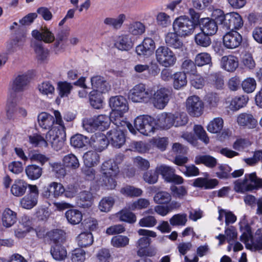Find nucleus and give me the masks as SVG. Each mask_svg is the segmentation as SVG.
<instances>
[{
	"label": "nucleus",
	"instance_id": "obj_49",
	"mask_svg": "<svg viewBox=\"0 0 262 262\" xmlns=\"http://www.w3.org/2000/svg\"><path fill=\"white\" fill-rule=\"evenodd\" d=\"M26 173L31 180L38 179L42 174V168L36 165H30L26 167Z\"/></svg>",
	"mask_w": 262,
	"mask_h": 262
},
{
	"label": "nucleus",
	"instance_id": "obj_15",
	"mask_svg": "<svg viewBox=\"0 0 262 262\" xmlns=\"http://www.w3.org/2000/svg\"><path fill=\"white\" fill-rule=\"evenodd\" d=\"M107 136L112 145L115 147L120 148L125 142L123 128H114L107 133Z\"/></svg>",
	"mask_w": 262,
	"mask_h": 262
},
{
	"label": "nucleus",
	"instance_id": "obj_53",
	"mask_svg": "<svg viewBox=\"0 0 262 262\" xmlns=\"http://www.w3.org/2000/svg\"><path fill=\"white\" fill-rule=\"evenodd\" d=\"M77 240L79 246L85 247L93 244V236L91 232H82L77 237Z\"/></svg>",
	"mask_w": 262,
	"mask_h": 262
},
{
	"label": "nucleus",
	"instance_id": "obj_7",
	"mask_svg": "<svg viewBox=\"0 0 262 262\" xmlns=\"http://www.w3.org/2000/svg\"><path fill=\"white\" fill-rule=\"evenodd\" d=\"M155 125L154 119L147 115L138 116L134 121L136 129L145 136H150L155 132Z\"/></svg>",
	"mask_w": 262,
	"mask_h": 262
},
{
	"label": "nucleus",
	"instance_id": "obj_4",
	"mask_svg": "<svg viewBox=\"0 0 262 262\" xmlns=\"http://www.w3.org/2000/svg\"><path fill=\"white\" fill-rule=\"evenodd\" d=\"M197 24L186 16H181L174 19L172 24L174 31H177L181 36H187L192 34Z\"/></svg>",
	"mask_w": 262,
	"mask_h": 262
},
{
	"label": "nucleus",
	"instance_id": "obj_35",
	"mask_svg": "<svg viewBox=\"0 0 262 262\" xmlns=\"http://www.w3.org/2000/svg\"><path fill=\"white\" fill-rule=\"evenodd\" d=\"M115 45L120 50L127 51L132 48L133 42L129 35H123L119 37Z\"/></svg>",
	"mask_w": 262,
	"mask_h": 262
},
{
	"label": "nucleus",
	"instance_id": "obj_9",
	"mask_svg": "<svg viewBox=\"0 0 262 262\" xmlns=\"http://www.w3.org/2000/svg\"><path fill=\"white\" fill-rule=\"evenodd\" d=\"M170 96L168 88L161 87L152 93L151 101L154 106L158 109H163L167 104Z\"/></svg>",
	"mask_w": 262,
	"mask_h": 262
},
{
	"label": "nucleus",
	"instance_id": "obj_12",
	"mask_svg": "<svg viewBox=\"0 0 262 262\" xmlns=\"http://www.w3.org/2000/svg\"><path fill=\"white\" fill-rule=\"evenodd\" d=\"M30 82L29 77L27 74H19L12 80L11 84L13 92L10 94L11 97H15L16 93L24 91Z\"/></svg>",
	"mask_w": 262,
	"mask_h": 262
},
{
	"label": "nucleus",
	"instance_id": "obj_11",
	"mask_svg": "<svg viewBox=\"0 0 262 262\" xmlns=\"http://www.w3.org/2000/svg\"><path fill=\"white\" fill-rule=\"evenodd\" d=\"M64 191V187L62 184L52 182L43 188L42 195L45 198L53 200L61 196Z\"/></svg>",
	"mask_w": 262,
	"mask_h": 262
},
{
	"label": "nucleus",
	"instance_id": "obj_3",
	"mask_svg": "<svg viewBox=\"0 0 262 262\" xmlns=\"http://www.w3.org/2000/svg\"><path fill=\"white\" fill-rule=\"evenodd\" d=\"M234 190L245 193L262 187V179L258 178L255 172L246 174L244 180H237L234 183Z\"/></svg>",
	"mask_w": 262,
	"mask_h": 262
},
{
	"label": "nucleus",
	"instance_id": "obj_5",
	"mask_svg": "<svg viewBox=\"0 0 262 262\" xmlns=\"http://www.w3.org/2000/svg\"><path fill=\"white\" fill-rule=\"evenodd\" d=\"M151 96V91L146 89L145 84L139 83L130 90L128 97L134 102L147 103L150 101Z\"/></svg>",
	"mask_w": 262,
	"mask_h": 262
},
{
	"label": "nucleus",
	"instance_id": "obj_24",
	"mask_svg": "<svg viewBox=\"0 0 262 262\" xmlns=\"http://www.w3.org/2000/svg\"><path fill=\"white\" fill-rule=\"evenodd\" d=\"M221 66L227 71L232 72L238 66V59L232 55L224 56L221 59Z\"/></svg>",
	"mask_w": 262,
	"mask_h": 262
},
{
	"label": "nucleus",
	"instance_id": "obj_40",
	"mask_svg": "<svg viewBox=\"0 0 262 262\" xmlns=\"http://www.w3.org/2000/svg\"><path fill=\"white\" fill-rule=\"evenodd\" d=\"M173 85L175 89L179 90L187 84V76L185 73L178 72L173 74Z\"/></svg>",
	"mask_w": 262,
	"mask_h": 262
},
{
	"label": "nucleus",
	"instance_id": "obj_46",
	"mask_svg": "<svg viewBox=\"0 0 262 262\" xmlns=\"http://www.w3.org/2000/svg\"><path fill=\"white\" fill-rule=\"evenodd\" d=\"M223 124L224 121L222 118H215L208 124L207 130L213 134L218 133L222 129Z\"/></svg>",
	"mask_w": 262,
	"mask_h": 262
},
{
	"label": "nucleus",
	"instance_id": "obj_36",
	"mask_svg": "<svg viewBox=\"0 0 262 262\" xmlns=\"http://www.w3.org/2000/svg\"><path fill=\"white\" fill-rule=\"evenodd\" d=\"M65 216L68 222L72 225H77L82 220L81 212L77 209H69L66 211Z\"/></svg>",
	"mask_w": 262,
	"mask_h": 262
},
{
	"label": "nucleus",
	"instance_id": "obj_21",
	"mask_svg": "<svg viewBox=\"0 0 262 262\" xmlns=\"http://www.w3.org/2000/svg\"><path fill=\"white\" fill-rule=\"evenodd\" d=\"M180 36L177 31L167 33L165 36V42L167 47L175 49H181L183 46V43Z\"/></svg>",
	"mask_w": 262,
	"mask_h": 262
},
{
	"label": "nucleus",
	"instance_id": "obj_37",
	"mask_svg": "<svg viewBox=\"0 0 262 262\" xmlns=\"http://www.w3.org/2000/svg\"><path fill=\"white\" fill-rule=\"evenodd\" d=\"M47 235L54 245H62L65 241V233L61 230L51 231L47 233Z\"/></svg>",
	"mask_w": 262,
	"mask_h": 262
},
{
	"label": "nucleus",
	"instance_id": "obj_44",
	"mask_svg": "<svg viewBox=\"0 0 262 262\" xmlns=\"http://www.w3.org/2000/svg\"><path fill=\"white\" fill-rule=\"evenodd\" d=\"M28 138L29 143L34 146L47 147L48 142L51 144L47 138V136H46V139H45L39 134H34L29 136Z\"/></svg>",
	"mask_w": 262,
	"mask_h": 262
},
{
	"label": "nucleus",
	"instance_id": "obj_63",
	"mask_svg": "<svg viewBox=\"0 0 262 262\" xmlns=\"http://www.w3.org/2000/svg\"><path fill=\"white\" fill-rule=\"evenodd\" d=\"M129 238L126 236L117 235L114 236L111 240L112 245L117 248L124 247L129 243Z\"/></svg>",
	"mask_w": 262,
	"mask_h": 262
},
{
	"label": "nucleus",
	"instance_id": "obj_19",
	"mask_svg": "<svg viewBox=\"0 0 262 262\" xmlns=\"http://www.w3.org/2000/svg\"><path fill=\"white\" fill-rule=\"evenodd\" d=\"M109 104L112 108L113 112L117 111L125 113L128 110L126 99L121 96H116L110 98Z\"/></svg>",
	"mask_w": 262,
	"mask_h": 262
},
{
	"label": "nucleus",
	"instance_id": "obj_22",
	"mask_svg": "<svg viewBox=\"0 0 262 262\" xmlns=\"http://www.w3.org/2000/svg\"><path fill=\"white\" fill-rule=\"evenodd\" d=\"M239 125L247 128H254L257 125V121L253 116L248 113H242L237 117Z\"/></svg>",
	"mask_w": 262,
	"mask_h": 262
},
{
	"label": "nucleus",
	"instance_id": "obj_14",
	"mask_svg": "<svg viewBox=\"0 0 262 262\" xmlns=\"http://www.w3.org/2000/svg\"><path fill=\"white\" fill-rule=\"evenodd\" d=\"M223 45L227 49L237 48L242 41L241 35L236 31L227 33L223 37Z\"/></svg>",
	"mask_w": 262,
	"mask_h": 262
},
{
	"label": "nucleus",
	"instance_id": "obj_6",
	"mask_svg": "<svg viewBox=\"0 0 262 262\" xmlns=\"http://www.w3.org/2000/svg\"><path fill=\"white\" fill-rule=\"evenodd\" d=\"M110 124V118L106 115H99L96 117L83 121V128L88 132H94L96 129L103 130Z\"/></svg>",
	"mask_w": 262,
	"mask_h": 262
},
{
	"label": "nucleus",
	"instance_id": "obj_62",
	"mask_svg": "<svg viewBox=\"0 0 262 262\" xmlns=\"http://www.w3.org/2000/svg\"><path fill=\"white\" fill-rule=\"evenodd\" d=\"M243 91L247 93H252L256 86L255 80L253 78H247L241 83Z\"/></svg>",
	"mask_w": 262,
	"mask_h": 262
},
{
	"label": "nucleus",
	"instance_id": "obj_2",
	"mask_svg": "<svg viewBox=\"0 0 262 262\" xmlns=\"http://www.w3.org/2000/svg\"><path fill=\"white\" fill-rule=\"evenodd\" d=\"M241 241L244 243L247 249L251 250H262V229H258L252 236L251 229L249 225H246L242 229Z\"/></svg>",
	"mask_w": 262,
	"mask_h": 262
},
{
	"label": "nucleus",
	"instance_id": "obj_55",
	"mask_svg": "<svg viewBox=\"0 0 262 262\" xmlns=\"http://www.w3.org/2000/svg\"><path fill=\"white\" fill-rule=\"evenodd\" d=\"M126 209H123L118 212V216L120 220L130 224L134 223L136 221V215L127 208Z\"/></svg>",
	"mask_w": 262,
	"mask_h": 262
},
{
	"label": "nucleus",
	"instance_id": "obj_25",
	"mask_svg": "<svg viewBox=\"0 0 262 262\" xmlns=\"http://www.w3.org/2000/svg\"><path fill=\"white\" fill-rule=\"evenodd\" d=\"M28 184L23 180H15L11 187V193L15 196H23L26 191Z\"/></svg>",
	"mask_w": 262,
	"mask_h": 262
},
{
	"label": "nucleus",
	"instance_id": "obj_51",
	"mask_svg": "<svg viewBox=\"0 0 262 262\" xmlns=\"http://www.w3.org/2000/svg\"><path fill=\"white\" fill-rule=\"evenodd\" d=\"M128 31L133 35L139 36L145 32V27L140 21H134L128 25Z\"/></svg>",
	"mask_w": 262,
	"mask_h": 262
},
{
	"label": "nucleus",
	"instance_id": "obj_54",
	"mask_svg": "<svg viewBox=\"0 0 262 262\" xmlns=\"http://www.w3.org/2000/svg\"><path fill=\"white\" fill-rule=\"evenodd\" d=\"M115 199L112 196H106L102 199L99 204V208L101 212L110 211L115 203Z\"/></svg>",
	"mask_w": 262,
	"mask_h": 262
},
{
	"label": "nucleus",
	"instance_id": "obj_30",
	"mask_svg": "<svg viewBox=\"0 0 262 262\" xmlns=\"http://www.w3.org/2000/svg\"><path fill=\"white\" fill-rule=\"evenodd\" d=\"M93 194L89 191L80 192L78 196L77 205L80 207L89 208L92 205Z\"/></svg>",
	"mask_w": 262,
	"mask_h": 262
},
{
	"label": "nucleus",
	"instance_id": "obj_64",
	"mask_svg": "<svg viewBox=\"0 0 262 262\" xmlns=\"http://www.w3.org/2000/svg\"><path fill=\"white\" fill-rule=\"evenodd\" d=\"M195 62H194L190 60L186 59L183 61L182 64V69L183 70L182 72L195 75L196 72V68Z\"/></svg>",
	"mask_w": 262,
	"mask_h": 262
},
{
	"label": "nucleus",
	"instance_id": "obj_16",
	"mask_svg": "<svg viewBox=\"0 0 262 262\" xmlns=\"http://www.w3.org/2000/svg\"><path fill=\"white\" fill-rule=\"evenodd\" d=\"M32 37L35 40L45 43H51L55 40L54 34L47 28H41L40 30H34L32 32Z\"/></svg>",
	"mask_w": 262,
	"mask_h": 262
},
{
	"label": "nucleus",
	"instance_id": "obj_17",
	"mask_svg": "<svg viewBox=\"0 0 262 262\" xmlns=\"http://www.w3.org/2000/svg\"><path fill=\"white\" fill-rule=\"evenodd\" d=\"M91 146L95 150L101 151L108 144L107 136L101 133H96L93 135L89 141Z\"/></svg>",
	"mask_w": 262,
	"mask_h": 262
},
{
	"label": "nucleus",
	"instance_id": "obj_18",
	"mask_svg": "<svg viewBox=\"0 0 262 262\" xmlns=\"http://www.w3.org/2000/svg\"><path fill=\"white\" fill-rule=\"evenodd\" d=\"M70 29L67 28H59L56 32L55 41L53 45V48L56 53L62 50L64 46L63 41L66 40L69 35Z\"/></svg>",
	"mask_w": 262,
	"mask_h": 262
},
{
	"label": "nucleus",
	"instance_id": "obj_41",
	"mask_svg": "<svg viewBox=\"0 0 262 262\" xmlns=\"http://www.w3.org/2000/svg\"><path fill=\"white\" fill-rule=\"evenodd\" d=\"M125 19V15L120 14L117 18L107 17L105 18L104 23L106 25L112 27L115 29H119L121 27Z\"/></svg>",
	"mask_w": 262,
	"mask_h": 262
},
{
	"label": "nucleus",
	"instance_id": "obj_23",
	"mask_svg": "<svg viewBox=\"0 0 262 262\" xmlns=\"http://www.w3.org/2000/svg\"><path fill=\"white\" fill-rule=\"evenodd\" d=\"M217 24L216 20L209 18H203L201 21V30L210 36L214 35L218 30Z\"/></svg>",
	"mask_w": 262,
	"mask_h": 262
},
{
	"label": "nucleus",
	"instance_id": "obj_8",
	"mask_svg": "<svg viewBox=\"0 0 262 262\" xmlns=\"http://www.w3.org/2000/svg\"><path fill=\"white\" fill-rule=\"evenodd\" d=\"M157 62L162 66H172L176 62L177 58L174 53L168 47L160 46L155 51Z\"/></svg>",
	"mask_w": 262,
	"mask_h": 262
},
{
	"label": "nucleus",
	"instance_id": "obj_38",
	"mask_svg": "<svg viewBox=\"0 0 262 262\" xmlns=\"http://www.w3.org/2000/svg\"><path fill=\"white\" fill-rule=\"evenodd\" d=\"M150 205V202L148 199L140 198L132 202L127 203V208L132 211L141 210L147 208Z\"/></svg>",
	"mask_w": 262,
	"mask_h": 262
},
{
	"label": "nucleus",
	"instance_id": "obj_60",
	"mask_svg": "<svg viewBox=\"0 0 262 262\" xmlns=\"http://www.w3.org/2000/svg\"><path fill=\"white\" fill-rule=\"evenodd\" d=\"M159 174H161L166 181L168 182L174 173L175 170L172 167L166 165H161L157 168Z\"/></svg>",
	"mask_w": 262,
	"mask_h": 262
},
{
	"label": "nucleus",
	"instance_id": "obj_52",
	"mask_svg": "<svg viewBox=\"0 0 262 262\" xmlns=\"http://www.w3.org/2000/svg\"><path fill=\"white\" fill-rule=\"evenodd\" d=\"M249 100L247 96L242 95L234 97L231 101L230 106L233 110L237 111L246 106Z\"/></svg>",
	"mask_w": 262,
	"mask_h": 262
},
{
	"label": "nucleus",
	"instance_id": "obj_26",
	"mask_svg": "<svg viewBox=\"0 0 262 262\" xmlns=\"http://www.w3.org/2000/svg\"><path fill=\"white\" fill-rule=\"evenodd\" d=\"M31 46L34 49L36 58L38 60L42 61L47 59L49 52L48 49L43 47L42 42L32 40Z\"/></svg>",
	"mask_w": 262,
	"mask_h": 262
},
{
	"label": "nucleus",
	"instance_id": "obj_45",
	"mask_svg": "<svg viewBox=\"0 0 262 262\" xmlns=\"http://www.w3.org/2000/svg\"><path fill=\"white\" fill-rule=\"evenodd\" d=\"M89 142V139L82 135L77 134L72 136L70 140V143L75 148H81L85 146Z\"/></svg>",
	"mask_w": 262,
	"mask_h": 262
},
{
	"label": "nucleus",
	"instance_id": "obj_48",
	"mask_svg": "<svg viewBox=\"0 0 262 262\" xmlns=\"http://www.w3.org/2000/svg\"><path fill=\"white\" fill-rule=\"evenodd\" d=\"M194 41L197 45L205 48L209 46L211 43L210 35L202 31L195 35Z\"/></svg>",
	"mask_w": 262,
	"mask_h": 262
},
{
	"label": "nucleus",
	"instance_id": "obj_47",
	"mask_svg": "<svg viewBox=\"0 0 262 262\" xmlns=\"http://www.w3.org/2000/svg\"><path fill=\"white\" fill-rule=\"evenodd\" d=\"M38 199L36 195L27 194L20 201V206L25 209H30L35 206L37 203Z\"/></svg>",
	"mask_w": 262,
	"mask_h": 262
},
{
	"label": "nucleus",
	"instance_id": "obj_28",
	"mask_svg": "<svg viewBox=\"0 0 262 262\" xmlns=\"http://www.w3.org/2000/svg\"><path fill=\"white\" fill-rule=\"evenodd\" d=\"M194 163L196 164H204L210 168L215 167L217 161L214 157L209 155H198L195 157Z\"/></svg>",
	"mask_w": 262,
	"mask_h": 262
},
{
	"label": "nucleus",
	"instance_id": "obj_61",
	"mask_svg": "<svg viewBox=\"0 0 262 262\" xmlns=\"http://www.w3.org/2000/svg\"><path fill=\"white\" fill-rule=\"evenodd\" d=\"M230 13L226 14H220L215 18L218 24L223 29L228 30L230 29Z\"/></svg>",
	"mask_w": 262,
	"mask_h": 262
},
{
	"label": "nucleus",
	"instance_id": "obj_20",
	"mask_svg": "<svg viewBox=\"0 0 262 262\" xmlns=\"http://www.w3.org/2000/svg\"><path fill=\"white\" fill-rule=\"evenodd\" d=\"M91 83L94 89L99 93H105L111 89V86L103 77L95 76L91 78Z\"/></svg>",
	"mask_w": 262,
	"mask_h": 262
},
{
	"label": "nucleus",
	"instance_id": "obj_34",
	"mask_svg": "<svg viewBox=\"0 0 262 262\" xmlns=\"http://www.w3.org/2000/svg\"><path fill=\"white\" fill-rule=\"evenodd\" d=\"M124 113H122L117 111L112 112L110 114V122L115 125V127H112L115 128H122L127 124V122L123 120V115Z\"/></svg>",
	"mask_w": 262,
	"mask_h": 262
},
{
	"label": "nucleus",
	"instance_id": "obj_59",
	"mask_svg": "<svg viewBox=\"0 0 262 262\" xmlns=\"http://www.w3.org/2000/svg\"><path fill=\"white\" fill-rule=\"evenodd\" d=\"M39 92L44 95H52L55 92V88L50 81H43L38 86Z\"/></svg>",
	"mask_w": 262,
	"mask_h": 262
},
{
	"label": "nucleus",
	"instance_id": "obj_31",
	"mask_svg": "<svg viewBox=\"0 0 262 262\" xmlns=\"http://www.w3.org/2000/svg\"><path fill=\"white\" fill-rule=\"evenodd\" d=\"M83 159L86 167H92L97 165L99 163L100 157L96 151L91 150L83 155Z\"/></svg>",
	"mask_w": 262,
	"mask_h": 262
},
{
	"label": "nucleus",
	"instance_id": "obj_58",
	"mask_svg": "<svg viewBox=\"0 0 262 262\" xmlns=\"http://www.w3.org/2000/svg\"><path fill=\"white\" fill-rule=\"evenodd\" d=\"M101 94V93L95 91H92L90 93V103L94 108L99 109L102 106V100Z\"/></svg>",
	"mask_w": 262,
	"mask_h": 262
},
{
	"label": "nucleus",
	"instance_id": "obj_57",
	"mask_svg": "<svg viewBox=\"0 0 262 262\" xmlns=\"http://www.w3.org/2000/svg\"><path fill=\"white\" fill-rule=\"evenodd\" d=\"M230 29H238L243 26V20L241 15L236 12L230 13Z\"/></svg>",
	"mask_w": 262,
	"mask_h": 262
},
{
	"label": "nucleus",
	"instance_id": "obj_13",
	"mask_svg": "<svg viewBox=\"0 0 262 262\" xmlns=\"http://www.w3.org/2000/svg\"><path fill=\"white\" fill-rule=\"evenodd\" d=\"M138 233L139 235L146 236L140 238L137 243V247L139 249L138 254L141 255V253L143 252V250L150 244L151 239L149 237H155L157 236V234L153 231L143 229H139Z\"/></svg>",
	"mask_w": 262,
	"mask_h": 262
},
{
	"label": "nucleus",
	"instance_id": "obj_43",
	"mask_svg": "<svg viewBox=\"0 0 262 262\" xmlns=\"http://www.w3.org/2000/svg\"><path fill=\"white\" fill-rule=\"evenodd\" d=\"M26 41V36L21 34L16 36L8 45L7 49L9 52H15L17 49H20Z\"/></svg>",
	"mask_w": 262,
	"mask_h": 262
},
{
	"label": "nucleus",
	"instance_id": "obj_29",
	"mask_svg": "<svg viewBox=\"0 0 262 262\" xmlns=\"http://www.w3.org/2000/svg\"><path fill=\"white\" fill-rule=\"evenodd\" d=\"M17 220L16 213L9 208H6L3 212L2 221L3 225L6 228L11 227Z\"/></svg>",
	"mask_w": 262,
	"mask_h": 262
},
{
	"label": "nucleus",
	"instance_id": "obj_1",
	"mask_svg": "<svg viewBox=\"0 0 262 262\" xmlns=\"http://www.w3.org/2000/svg\"><path fill=\"white\" fill-rule=\"evenodd\" d=\"M55 122L58 126H54L47 133V138L51 143L52 147L56 150L61 149L64 145L66 134L65 127L60 112L54 111Z\"/></svg>",
	"mask_w": 262,
	"mask_h": 262
},
{
	"label": "nucleus",
	"instance_id": "obj_56",
	"mask_svg": "<svg viewBox=\"0 0 262 262\" xmlns=\"http://www.w3.org/2000/svg\"><path fill=\"white\" fill-rule=\"evenodd\" d=\"M173 121L172 114H162L159 118V123L164 129H168L173 126Z\"/></svg>",
	"mask_w": 262,
	"mask_h": 262
},
{
	"label": "nucleus",
	"instance_id": "obj_27",
	"mask_svg": "<svg viewBox=\"0 0 262 262\" xmlns=\"http://www.w3.org/2000/svg\"><path fill=\"white\" fill-rule=\"evenodd\" d=\"M101 172L103 176H116L119 172V167L113 160H109L102 164Z\"/></svg>",
	"mask_w": 262,
	"mask_h": 262
},
{
	"label": "nucleus",
	"instance_id": "obj_10",
	"mask_svg": "<svg viewBox=\"0 0 262 262\" xmlns=\"http://www.w3.org/2000/svg\"><path fill=\"white\" fill-rule=\"evenodd\" d=\"M188 113L192 117H199L203 112L204 103L195 95L189 97L186 101Z\"/></svg>",
	"mask_w": 262,
	"mask_h": 262
},
{
	"label": "nucleus",
	"instance_id": "obj_32",
	"mask_svg": "<svg viewBox=\"0 0 262 262\" xmlns=\"http://www.w3.org/2000/svg\"><path fill=\"white\" fill-rule=\"evenodd\" d=\"M38 122L42 128L50 129L55 123V118L50 114L42 112L38 116Z\"/></svg>",
	"mask_w": 262,
	"mask_h": 262
},
{
	"label": "nucleus",
	"instance_id": "obj_50",
	"mask_svg": "<svg viewBox=\"0 0 262 262\" xmlns=\"http://www.w3.org/2000/svg\"><path fill=\"white\" fill-rule=\"evenodd\" d=\"M194 61L198 67L205 65H209V67H211L212 64L210 55L205 52L198 54L195 57Z\"/></svg>",
	"mask_w": 262,
	"mask_h": 262
},
{
	"label": "nucleus",
	"instance_id": "obj_42",
	"mask_svg": "<svg viewBox=\"0 0 262 262\" xmlns=\"http://www.w3.org/2000/svg\"><path fill=\"white\" fill-rule=\"evenodd\" d=\"M62 162L65 167L72 169H76L80 166L78 158L73 154L66 155L62 159Z\"/></svg>",
	"mask_w": 262,
	"mask_h": 262
},
{
	"label": "nucleus",
	"instance_id": "obj_33",
	"mask_svg": "<svg viewBox=\"0 0 262 262\" xmlns=\"http://www.w3.org/2000/svg\"><path fill=\"white\" fill-rule=\"evenodd\" d=\"M51 254L54 259L61 261L65 259L67 256L66 248L62 245H53L51 246Z\"/></svg>",
	"mask_w": 262,
	"mask_h": 262
},
{
	"label": "nucleus",
	"instance_id": "obj_39",
	"mask_svg": "<svg viewBox=\"0 0 262 262\" xmlns=\"http://www.w3.org/2000/svg\"><path fill=\"white\" fill-rule=\"evenodd\" d=\"M120 193L123 195L130 198H136L141 196L143 193L142 189L131 185H126L120 190Z\"/></svg>",
	"mask_w": 262,
	"mask_h": 262
}]
</instances>
